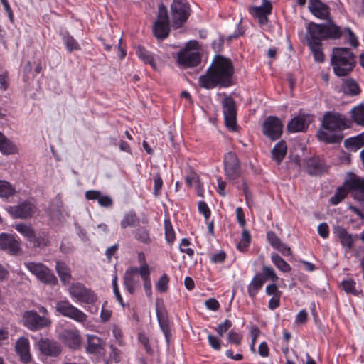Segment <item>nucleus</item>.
<instances>
[{
    "label": "nucleus",
    "instance_id": "59",
    "mask_svg": "<svg viewBox=\"0 0 364 364\" xmlns=\"http://www.w3.org/2000/svg\"><path fill=\"white\" fill-rule=\"evenodd\" d=\"M208 343L210 344V346L215 350H220V348H221V341L220 340L212 335V334H209L208 336Z\"/></svg>",
    "mask_w": 364,
    "mask_h": 364
},
{
    "label": "nucleus",
    "instance_id": "17",
    "mask_svg": "<svg viewBox=\"0 0 364 364\" xmlns=\"http://www.w3.org/2000/svg\"><path fill=\"white\" fill-rule=\"evenodd\" d=\"M0 248L13 255L21 253L20 241L14 235L4 232L0 234Z\"/></svg>",
    "mask_w": 364,
    "mask_h": 364
},
{
    "label": "nucleus",
    "instance_id": "24",
    "mask_svg": "<svg viewBox=\"0 0 364 364\" xmlns=\"http://www.w3.org/2000/svg\"><path fill=\"white\" fill-rule=\"evenodd\" d=\"M156 313L160 328L166 338V342L168 343L171 336V332L169 326L167 312L163 305L159 306V304L156 303Z\"/></svg>",
    "mask_w": 364,
    "mask_h": 364
},
{
    "label": "nucleus",
    "instance_id": "40",
    "mask_svg": "<svg viewBox=\"0 0 364 364\" xmlns=\"http://www.w3.org/2000/svg\"><path fill=\"white\" fill-rule=\"evenodd\" d=\"M16 193L15 188L8 181L0 180V197L8 199Z\"/></svg>",
    "mask_w": 364,
    "mask_h": 364
},
{
    "label": "nucleus",
    "instance_id": "13",
    "mask_svg": "<svg viewBox=\"0 0 364 364\" xmlns=\"http://www.w3.org/2000/svg\"><path fill=\"white\" fill-rule=\"evenodd\" d=\"M262 133L272 141L280 138L283 132L282 121L275 116H269L262 124Z\"/></svg>",
    "mask_w": 364,
    "mask_h": 364
},
{
    "label": "nucleus",
    "instance_id": "49",
    "mask_svg": "<svg viewBox=\"0 0 364 364\" xmlns=\"http://www.w3.org/2000/svg\"><path fill=\"white\" fill-rule=\"evenodd\" d=\"M169 282V277L166 274H164L158 280L156 284V289L159 292H166L168 289V284Z\"/></svg>",
    "mask_w": 364,
    "mask_h": 364
},
{
    "label": "nucleus",
    "instance_id": "26",
    "mask_svg": "<svg viewBox=\"0 0 364 364\" xmlns=\"http://www.w3.org/2000/svg\"><path fill=\"white\" fill-rule=\"evenodd\" d=\"M309 9L317 18L326 20L330 16L329 7L320 0H309Z\"/></svg>",
    "mask_w": 364,
    "mask_h": 364
},
{
    "label": "nucleus",
    "instance_id": "18",
    "mask_svg": "<svg viewBox=\"0 0 364 364\" xmlns=\"http://www.w3.org/2000/svg\"><path fill=\"white\" fill-rule=\"evenodd\" d=\"M36 210V206L30 202H23L18 205L7 208L8 213L14 218L27 219L31 218Z\"/></svg>",
    "mask_w": 364,
    "mask_h": 364
},
{
    "label": "nucleus",
    "instance_id": "61",
    "mask_svg": "<svg viewBox=\"0 0 364 364\" xmlns=\"http://www.w3.org/2000/svg\"><path fill=\"white\" fill-rule=\"evenodd\" d=\"M154 194L157 196L159 195L160 191L163 186V180L159 174H156L154 178Z\"/></svg>",
    "mask_w": 364,
    "mask_h": 364
},
{
    "label": "nucleus",
    "instance_id": "10",
    "mask_svg": "<svg viewBox=\"0 0 364 364\" xmlns=\"http://www.w3.org/2000/svg\"><path fill=\"white\" fill-rule=\"evenodd\" d=\"M25 267L35 275L41 282L50 285H55L58 282L56 277L53 272L46 265L40 262H25Z\"/></svg>",
    "mask_w": 364,
    "mask_h": 364
},
{
    "label": "nucleus",
    "instance_id": "63",
    "mask_svg": "<svg viewBox=\"0 0 364 364\" xmlns=\"http://www.w3.org/2000/svg\"><path fill=\"white\" fill-rule=\"evenodd\" d=\"M98 203L102 207L110 208L112 206L113 201L109 196H102L100 194V196L98 198Z\"/></svg>",
    "mask_w": 364,
    "mask_h": 364
},
{
    "label": "nucleus",
    "instance_id": "23",
    "mask_svg": "<svg viewBox=\"0 0 364 364\" xmlns=\"http://www.w3.org/2000/svg\"><path fill=\"white\" fill-rule=\"evenodd\" d=\"M333 231L343 247L347 250H350L353 248L357 235L350 234L347 230L341 225L334 226Z\"/></svg>",
    "mask_w": 364,
    "mask_h": 364
},
{
    "label": "nucleus",
    "instance_id": "47",
    "mask_svg": "<svg viewBox=\"0 0 364 364\" xmlns=\"http://www.w3.org/2000/svg\"><path fill=\"white\" fill-rule=\"evenodd\" d=\"M138 274L137 267H129L123 277V284H136V282L134 279L135 276Z\"/></svg>",
    "mask_w": 364,
    "mask_h": 364
},
{
    "label": "nucleus",
    "instance_id": "28",
    "mask_svg": "<svg viewBox=\"0 0 364 364\" xmlns=\"http://www.w3.org/2000/svg\"><path fill=\"white\" fill-rule=\"evenodd\" d=\"M16 351L21 357L23 362L27 363L31 360V355L29 352V341L25 337H21L18 339L16 343Z\"/></svg>",
    "mask_w": 364,
    "mask_h": 364
},
{
    "label": "nucleus",
    "instance_id": "38",
    "mask_svg": "<svg viewBox=\"0 0 364 364\" xmlns=\"http://www.w3.org/2000/svg\"><path fill=\"white\" fill-rule=\"evenodd\" d=\"M14 228L21 233L28 242L34 240L35 231L31 225L18 223L14 225Z\"/></svg>",
    "mask_w": 364,
    "mask_h": 364
},
{
    "label": "nucleus",
    "instance_id": "1",
    "mask_svg": "<svg viewBox=\"0 0 364 364\" xmlns=\"http://www.w3.org/2000/svg\"><path fill=\"white\" fill-rule=\"evenodd\" d=\"M234 67L231 61L221 56L215 58L205 74L198 78V85L206 90L227 88L234 84Z\"/></svg>",
    "mask_w": 364,
    "mask_h": 364
},
{
    "label": "nucleus",
    "instance_id": "8",
    "mask_svg": "<svg viewBox=\"0 0 364 364\" xmlns=\"http://www.w3.org/2000/svg\"><path fill=\"white\" fill-rule=\"evenodd\" d=\"M196 41L188 42L186 47L178 52L177 56L178 64L183 68H191L198 65L201 61V57L198 50L191 47L196 46Z\"/></svg>",
    "mask_w": 364,
    "mask_h": 364
},
{
    "label": "nucleus",
    "instance_id": "54",
    "mask_svg": "<svg viewBox=\"0 0 364 364\" xmlns=\"http://www.w3.org/2000/svg\"><path fill=\"white\" fill-rule=\"evenodd\" d=\"M242 339V335H240V333L233 330L230 331L228 335V342L233 343L236 346L240 345Z\"/></svg>",
    "mask_w": 364,
    "mask_h": 364
},
{
    "label": "nucleus",
    "instance_id": "36",
    "mask_svg": "<svg viewBox=\"0 0 364 364\" xmlns=\"http://www.w3.org/2000/svg\"><path fill=\"white\" fill-rule=\"evenodd\" d=\"M341 89L344 94L350 96L356 95L360 93L358 85L352 79L343 81Z\"/></svg>",
    "mask_w": 364,
    "mask_h": 364
},
{
    "label": "nucleus",
    "instance_id": "19",
    "mask_svg": "<svg viewBox=\"0 0 364 364\" xmlns=\"http://www.w3.org/2000/svg\"><path fill=\"white\" fill-rule=\"evenodd\" d=\"M41 354L48 357H58L62 352L60 344L49 338H41L38 343Z\"/></svg>",
    "mask_w": 364,
    "mask_h": 364
},
{
    "label": "nucleus",
    "instance_id": "5",
    "mask_svg": "<svg viewBox=\"0 0 364 364\" xmlns=\"http://www.w3.org/2000/svg\"><path fill=\"white\" fill-rule=\"evenodd\" d=\"M262 270V273L256 274L247 286L248 295L252 299L256 297L266 281L270 280L272 282H277L279 280V277L272 267L263 265Z\"/></svg>",
    "mask_w": 364,
    "mask_h": 364
},
{
    "label": "nucleus",
    "instance_id": "30",
    "mask_svg": "<svg viewBox=\"0 0 364 364\" xmlns=\"http://www.w3.org/2000/svg\"><path fill=\"white\" fill-rule=\"evenodd\" d=\"M287 152L286 142L282 140L277 142L271 151L272 158L277 164H280Z\"/></svg>",
    "mask_w": 364,
    "mask_h": 364
},
{
    "label": "nucleus",
    "instance_id": "57",
    "mask_svg": "<svg viewBox=\"0 0 364 364\" xmlns=\"http://www.w3.org/2000/svg\"><path fill=\"white\" fill-rule=\"evenodd\" d=\"M267 239L269 243L272 245V247L275 249L277 247L278 245L282 242L281 240L277 237L276 233L273 231H269L267 233Z\"/></svg>",
    "mask_w": 364,
    "mask_h": 364
},
{
    "label": "nucleus",
    "instance_id": "41",
    "mask_svg": "<svg viewBox=\"0 0 364 364\" xmlns=\"http://www.w3.org/2000/svg\"><path fill=\"white\" fill-rule=\"evenodd\" d=\"M350 190L344 184L338 188L334 195L330 198V203L333 205L340 203L347 196Z\"/></svg>",
    "mask_w": 364,
    "mask_h": 364
},
{
    "label": "nucleus",
    "instance_id": "64",
    "mask_svg": "<svg viewBox=\"0 0 364 364\" xmlns=\"http://www.w3.org/2000/svg\"><path fill=\"white\" fill-rule=\"evenodd\" d=\"M318 235L326 239L329 236V228L328 225L326 223H322L318 226Z\"/></svg>",
    "mask_w": 364,
    "mask_h": 364
},
{
    "label": "nucleus",
    "instance_id": "9",
    "mask_svg": "<svg viewBox=\"0 0 364 364\" xmlns=\"http://www.w3.org/2000/svg\"><path fill=\"white\" fill-rule=\"evenodd\" d=\"M55 310L62 316L70 318L78 323H84L87 319V316L82 311L73 306L66 299L56 302Z\"/></svg>",
    "mask_w": 364,
    "mask_h": 364
},
{
    "label": "nucleus",
    "instance_id": "14",
    "mask_svg": "<svg viewBox=\"0 0 364 364\" xmlns=\"http://www.w3.org/2000/svg\"><path fill=\"white\" fill-rule=\"evenodd\" d=\"M23 325L31 331H37L50 325V320L35 311H26L22 316Z\"/></svg>",
    "mask_w": 364,
    "mask_h": 364
},
{
    "label": "nucleus",
    "instance_id": "16",
    "mask_svg": "<svg viewBox=\"0 0 364 364\" xmlns=\"http://www.w3.org/2000/svg\"><path fill=\"white\" fill-rule=\"evenodd\" d=\"M314 119L313 114L299 112L289 122L287 129L290 132H305Z\"/></svg>",
    "mask_w": 364,
    "mask_h": 364
},
{
    "label": "nucleus",
    "instance_id": "58",
    "mask_svg": "<svg viewBox=\"0 0 364 364\" xmlns=\"http://www.w3.org/2000/svg\"><path fill=\"white\" fill-rule=\"evenodd\" d=\"M112 287H113V292L116 296V299L118 301V302L120 304V305L122 306V307H124L125 304L123 301V299H122V296L119 292V287H118V284H117V277H115L114 278H113L112 279Z\"/></svg>",
    "mask_w": 364,
    "mask_h": 364
},
{
    "label": "nucleus",
    "instance_id": "11",
    "mask_svg": "<svg viewBox=\"0 0 364 364\" xmlns=\"http://www.w3.org/2000/svg\"><path fill=\"white\" fill-rule=\"evenodd\" d=\"M223 166L225 176L228 179L234 181L241 176V165L235 152L229 151L224 155Z\"/></svg>",
    "mask_w": 364,
    "mask_h": 364
},
{
    "label": "nucleus",
    "instance_id": "46",
    "mask_svg": "<svg viewBox=\"0 0 364 364\" xmlns=\"http://www.w3.org/2000/svg\"><path fill=\"white\" fill-rule=\"evenodd\" d=\"M251 242V235L247 229H243L242 232V237L237 245V247L240 251H245L249 247Z\"/></svg>",
    "mask_w": 364,
    "mask_h": 364
},
{
    "label": "nucleus",
    "instance_id": "42",
    "mask_svg": "<svg viewBox=\"0 0 364 364\" xmlns=\"http://www.w3.org/2000/svg\"><path fill=\"white\" fill-rule=\"evenodd\" d=\"M16 146L2 133L0 132V151L6 154L16 151Z\"/></svg>",
    "mask_w": 364,
    "mask_h": 364
},
{
    "label": "nucleus",
    "instance_id": "60",
    "mask_svg": "<svg viewBox=\"0 0 364 364\" xmlns=\"http://www.w3.org/2000/svg\"><path fill=\"white\" fill-rule=\"evenodd\" d=\"M344 31H346L348 33V41L349 43L350 44V46H352L353 48H357L359 45V43H358V40L356 36L353 32V31L350 28L346 27L344 29Z\"/></svg>",
    "mask_w": 364,
    "mask_h": 364
},
{
    "label": "nucleus",
    "instance_id": "12",
    "mask_svg": "<svg viewBox=\"0 0 364 364\" xmlns=\"http://www.w3.org/2000/svg\"><path fill=\"white\" fill-rule=\"evenodd\" d=\"M226 127L235 131L237 127V107L235 102L230 96H225L221 102Z\"/></svg>",
    "mask_w": 364,
    "mask_h": 364
},
{
    "label": "nucleus",
    "instance_id": "43",
    "mask_svg": "<svg viewBox=\"0 0 364 364\" xmlns=\"http://www.w3.org/2000/svg\"><path fill=\"white\" fill-rule=\"evenodd\" d=\"M313 55L314 60L318 63L324 61L325 56L322 51L321 43H307Z\"/></svg>",
    "mask_w": 364,
    "mask_h": 364
},
{
    "label": "nucleus",
    "instance_id": "25",
    "mask_svg": "<svg viewBox=\"0 0 364 364\" xmlns=\"http://www.w3.org/2000/svg\"><path fill=\"white\" fill-rule=\"evenodd\" d=\"M272 9L271 2L268 0H264L262 6L251 8L250 12L254 17L258 18L260 24L263 25L267 23V16L271 14Z\"/></svg>",
    "mask_w": 364,
    "mask_h": 364
},
{
    "label": "nucleus",
    "instance_id": "53",
    "mask_svg": "<svg viewBox=\"0 0 364 364\" xmlns=\"http://www.w3.org/2000/svg\"><path fill=\"white\" fill-rule=\"evenodd\" d=\"M232 326V323L229 319H225L224 322L220 323L216 328L215 331L218 333V334L222 337L224 333L231 328Z\"/></svg>",
    "mask_w": 364,
    "mask_h": 364
},
{
    "label": "nucleus",
    "instance_id": "48",
    "mask_svg": "<svg viewBox=\"0 0 364 364\" xmlns=\"http://www.w3.org/2000/svg\"><path fill=\"white\" fill-rule=\"evenodd\" d=\"M31 243L33 244L35 247H45L49 243L48 238L46 234L36 235L34 234V240H31Z\"/></svg>",
    "mask_w": 364,
    "mask_h": 364
},
{
    "label": "nucleus",
    "instance_id": "44",
    "mask_svg": "<svg viewBox=\"0 0 364 364\" xmlns=\"http://www.w3.org/2000/svg\"><path fill=\"white\" fill-rule=\"evenodd\" d=\"M351 117L358 125L364 126V106L360 105L352 109Z\"/></svg>",
    "mask_w": 364,
    "mask_h": 364
},
{
    "label": "nucleus",
    "instance_id": "20",
    "mask_svg": "<svg viewBox=\"0 0 364 364\" xmlns=\"http://www.w3.org/2000/svg\"><path fill=\"white\" fill-rule=\"evenodd\" d=\"M60 341L69 348L77 350L81 346V336L77 329H65L60 336Z\"/></svg>",
    "mask_w": 364,
    "mask_h": 364
},
{
    "label": "nucleus",
    "instance_id": "22",
    "mask_svg": "<svg viewBox=\"0 0 364 364\" xmlns=\"http://www.w3.org/2000/svg\"><path fill=\"white\" fill-rule=\"evenodd\" d=\"M306 172L313 176L323 174L327 171V166L324 161L318 157L308 158L304 160Z\"/></svg>",
    "mask_w": 364,
    "mask_h": 364
},
{
    "label": "nucleus",
    "instance_id": "45",
    "mask_svg": "<svg viewBox=\"0 0 364 364\" xmlns=\"http://www.w3.org/2000/svg\"><path fill=\"white\" fill-rule=\"evenodd\" d=\"M165 239L166 242L171 245L176 240V234L169 219L164 220Z\"/></svg>",
    "mask_w": 364,
    "mask_h": 364
},
{
    "label": "nucleus",
    "instance_id": "34",
    "mask_svg": "<svg viewBox=\"0 0 364 364\" xmlns=\"http://www.w3.org/2000/svg\"><path fill=\"white\" fill-rule=\"evenodd\" d=\"M343 289L348 294H351L355 296H363V291L361 289H356V282L353 279L349 278L344 279L341 282Z\"/></svg>",
    "mask_w": 364,
    "mask_h": 364
},
{
    "label": "nucleus",
    "instance_id": "62",
    "mask_svg": "<svg viewBox=\"0 0 364 364\" xmlns=\"http://www.w3.org/2000/svg\"><path fill=\"white\" fill-rule=\"evenodd\" d=\"M226 259V253L224 251L213 254L210 257V261L215 264L223 263Z\"/></svg>",
    "mask_w": 364,
    "mask_h": 364
},
{
    "label": "nucleus",
    "instance_id": "31",
    "mask_svg": "<svg viewBox=\"0 0 364 364\" xmlns=\"http://www.w3.org/2000/svg\"><path fill=\"white\" fill-rule=\"evenodd\" d=\"M344 186L348 190L359 192L364 196V178L353 175L349 179L345 181Z\"/></svg>",
    "mask_w": 364,
    "mask_h": 364
},
{
    "label": "nucleus",
    "instance_id": "55",
    "mask_svg": "<svg viewBox=\"0 0 364 364\" xmlns=\"http://www.w3.org/2000/svg\"><path fill=\"white\" fill-rule=\"evenodd\" d=\"M275 283L276 282H272V284H268L266 287L265 292L268 296H282V293L279 290L278 287Z\"/></svg>",
    "mask_w": 364,
    "mask_h": 364
},
{
    "label": "nucleus",
    "instance_id": "29",
    "mask_svg": "<svg viewBox=\"0 0 364 364\" xmlns=\"http://www.w3.org/2000/svg\"><path fill=\"white\" fill-rule=\"evenodd\" d=\"M134 238L139 243L149 245L152 243L150 231L146 227L139 226L133 231Z\"/></svg>",
    "mask_w": 364,
    "mask_h": 364
},
{
    "label": "nucleus",
    "instance_id": "35",
    "mask_svg": "<svg viewBox=\"0 0 364 364\" xmlns=\"http://www.w3.org/2000/svg\"><path fill=\"white\" fill-rule=\"evenodd\" d=\"M139 218L134 211H129L124 214L120 222L122 228L125 229L127 227H132L139 223Z\"/></svg>",
    "mask_w": 364,
    "mask_h": 364
},
{
    "label": "nucleus",
    "instance_id": "21",
    "mask_svg": "<svg viewBox=\"0 0 364 364\" xmlns=\"http://www.w3.org/2000/svg\"><path fill=\"white\" fill-rule=\"evenodd\" d=\"M317 138L319 141L326 144L340 143L343 137L342 132L333 130L321 124V127L317 132Z\"/></svg>",
    "mask_w": 364,
    "mask_h": 364
},
{
    "label": "nucleus",
    "instance_id": "52",
    "mask_svg": "<svg viewBox=\"0 0 364 364\" xmlns=\"http://www.w3.org/2000/svg\"><path fill=\"white\" fill-rule=\"evenodd\" d=\"M198 212L204 216L205 221L208 222L210 219L211 211L207 203L205 201H200L198 205Z\"/></svg>",
    "mask_w": 364,
    "mask_h": 364
},
{
    "label": "nucleus",
    "instance_id": "32",
    "mask_svg": "<svg viewBox=\"0 0 364 364\" xmlns=\"http://www.w3.org/2000/svg\"><path fill=\"white\" fill-rule=\"evenodd\" d=\"M136 53L139 59L144 63L150 65L154 70H157V65L154 55L147 50L145 48L139 46L136 48Z\"/></svg>",
    "mask_w": 364,
    "mask_h": 364
},
{
    "label": "nucleus",
    "instance_id": "37",
    "mask_svg": "<svg viewBox=\"0 0 364 364\" xmlns=\"http://www.w3.org/2000/svg\"><path fill=\"white\" fill-rule=\"evenodd\" d=\"M271 260L274 265L281 272L287 273L291 272V266L277 253L273 252L271 255Z\"/></svg>",
    "mask_w": 364,
    "mask_h": 364
},
{
    "label": "nucleus",
    "instance_id": "56",
    "mask_svg": "<svg viewBox=\"0 0 364 364\" xmlns=\"http://www.w3.org/2000/svg\"><path fill=\"white\" fill-rule=\"evenodd\" d=\"M137 271L143 281L150 279V269L146 263L141 264V267L137 268Z\"/></svg>",
    "mask_w": 364,
    "mask_h": 364
},
{
    "label": "nucleus",
    "instance_id": "50",
    "mask_svg": "<svg viewBox=\"0 0 364 364\" xmlns=\"http://www.w3.org/2000/svg\"><path fill=\"white\" fill-rule=\"evenodd\" d=\"M191 242L187 238H183L179 245V249L181 252L187 254L188 256L192 257L194 255V250L188 247Z\"/></svg>",
    "mask_w": 364,
    "mask_h": 364
},
{
    "label": "nucleus",
    "instance_id": "27",
    "mask_svg": "<svg viewBox=\"0 0 364 364\" xmlns=\"http://www.w3.org/2000/svg\"><path fill=\"white\" fill-rule=\"evenodd\" d=\"M105 343L99 337L94 335L87 336L86 352L90 354H100L104 348Z\"/></svg>",
    "mask_w": 364,
    "mask_h": 364
},
{
    "label": "nucleus",
    "instance_id": "2",
    "mask_svg": "<svg viewBox=\"0 0 364 364\" xmlns=\"http://www.w3.org/2000/svg\"><path fill=\"white\" fill-rule=\"evenodd\" d=\"M306 36L307 43H319L326 39H338L341 37L343 31L341 28L330 22L327 24L310 22L306 27Z\"/></svg>",
    "mask_w": 364,
    "mask_h": 364
},
{
    "label": "nucleus",
    "instance_id": "15",
    "mask_svg": "<svg viewBox=\"0 0 364 364\" xmlns=\"http://www.w3.org/2000/svg\"><path fill=\"white\" fill-rule=\"evenodd\" d=\"M322 124L338 132L349 127L350 122L346 117L338 113L326 112L323 117Z\"/></svg>",
    "mask_w": 364,
    "mask_h": 364
},
{
    "label": "nucleus",
    "instance_id": "4",
    "mask_svg": "<svg viewBox=\"0 0 364 364\" xmlns=\"http://www.w3.org/2000/svg\"><path fill=\"white\" fill-rule=\"evenodd\" d=\"M70 297L77 302L87 306V311L92 314L98 312V296L91 289L80 282L72 283L68 288Z\"/></svg>",
    "mask_w": 364,
    "mask_h": 364
},
{
    "label": "nucleus",
    "instance_id": "51",
    "mask_svg": "<svg viewBox=\"0 0 364 364\" xmlns=\"http://www.w3.org/2000/svg\"><path fill=\"white\" fill-rule=\"evenodd\" d=\"M138 338L140 343L144 347L146 352L149 355H152L154 351L150 346L148 336L144 333H139Z\"/></svg>",
    "mask_w": 364,
    "mask_h": 364
},
{
    "label": "nucleus",
    "instance_id": "6",
    "mask_svg": "<svg viewBox=\"0 0 364 364\" xmlns=\"http://www.w3.org/2000/svg\"><path fill=\"white\" fill-rule=\"evenodd\" d=\"M170 20L166 7L161 3L158 7L156 20L152 28L154 36L159 40L166 38L170 33Z\"/></svg>",
    "mask_w": 364,
    "mask_h": 364
},
{
    "label": "nucleus",
    "instance_id": "3",
    "mask_svg": "<svg viewBox=\"0 0 364 364\" xmlns=\"http://www.w3.org/2000/svg\"><path fill=\"white\" fill-rule=\"evenodd\" d=\"M331 64L336 75H348L355 65V57L350 48H333L331 57Z\"/></svg>",
    "mask_w": 364,
    "mask_h": 364
},
{
    "label": "nucleus",
    "instance_id": "33",
    "mask_svg": "<svg viewBox=\"0 0 364 364\" xmlns=\"http://www.w3.org/2000/svg\"><path fill=\"white\" fill-rule=\"evenodd\" d=\"M55 269L63 284H69L71 279V272L68 266L63 262L57 261Z\"/></svg>",
    "mask_w": 364,
    "mask_h": 364
},
{
    "label": "nucleus",
    "instance_id": "7",
    "mask_svg": "<svg viewBox=\"0 0 364 364\" xmlns=\"http://www.w3.org/2000/svg\"><path fill=\"white\" fill-rule=\"evenodd\" d=\"M172 27L179 28L187 21L190 14V6L186 0H173L171 5Z\"/></svg>",
    "mask_w": 364,
    "mask_h": 364
},
{
    "label": "nucleus",
    "instance_id": "39",
    "mask_svg": "<svg viewBox=\"0 0 364 364\" xmlns=\"http://www.w3.org/2000/svg\"><path fill=\"white\" fill-rule=\"evenodd\" d=\"M62 40L68 52L71 53L80 50V44L69 33H64L62 36Z\"/></svg>",
    "mask_w": 364,
    "mask_h": 364
}]
</instances>
